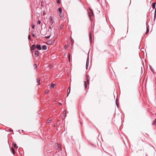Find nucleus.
<instances>
[{
  "label": "nucleus",
  "instance_id": "1",
  "mask_svg": "<svg viewBox=\"0 0 156 156\" xmlns=\"http://www.w3.org/2000/svg\"><path fill=\"white\" fill-rule=\"evenodd\" d=\"M49 19L50 20V23L51 24H53L54 23V19L52 16H50L49 18Z\"/></svg>",
  "mask_w": 156,
  "mask_h": 156
},
{
  "label": "nucleus",
  "instance_id": "2",
  "mask_svg": "<svg viewBox=\"0 0 156 156\" xmlns=\"http://www.w3.org/2000/svg\"><path fill=\"white\" fill-rule=\"evenodd\" d=\"M89 62V58H87V62H86V69H87L88 67V66Z\"/></svg>",
  "mask_w": 156,
  "mask_h": 156
},
{
  "label": "nucleus",
  "instance_id": "3",
  "mask_svg": "<svg viewBox=\"0 0 156 156\" xmlns=\"http://www.w3.org/2000/svg\"><path fill=\"white\" fill-rule=\"evenodd\" d=\"M34 55L36 56H38L39 55V52L37 51H35L34 52Z\"/></svg>",
  "mask_w": 156,
  "mask_h": 156
},
{
  "label": "nucleus",
  "instance_id": "4",
  "mask_svg": "<svg viewBox=\"0 0 156 156\" xmlns=\"http://www.w3.org/2000/svg\"><path fill=\"white\" fill-rule=\"evenodd\" d=\"M36 48L38 50H41V46L39 44L36 45Z\"/></svg>",
  "mask_w": 156,
  "mask_h": 156
},
{
  "label": "nucleus",
  "instance_id": "5",
  "mask_svg": "<svg viewBox=\"0 0 156 156\" xmlns=\"http://www.w3.org/2000/svg\"><path fill=\"white\" fill-rule=\"evenodd\" d=\"M70 88H69L68 89V90H67V96H68L69 93H70Z\"/></svg>",
  "mask_w": 156,
  "mask_h": 156
},
{
  "label": "nucleus",
  "instance_id": "6",
  "mask_svg": "<svg viewBox=\"0 0 156 156\" xmlns=\"http://www.w3.org/2000/svg\"><path fill=\"white\" fill-rule=\"evenodd\" d=\"M42 48L44 50H45L47 49V47L45 45H43L42 47Z\"/></svg>",
  "mask_w": 156,
  "mask_h": 156
},
{
  "label": "nucleus",
  "instance_id": "7",
  "mask_svg": "<svg viewBox=\"0 0 156 156\" xmlns=\"http://www.w3.org/2000/svg\"><path fill=\"white\" fill-rule=\"evenodd\" d=\"M59 16L61 18H63L64 16L63 15V14L62 13H60V14H59Z\"/></svg>",
  "mask_w": 156,
  "mask_h": 156
},
{
  "label": "nucleus",
  "instance_id": "8",
  "mask_svg": "<svg viewBox=\"0 0 156 156\" xmlns=\"http://www.w3.org/2000/svg\"><path fill=\"white\" fill-rule=\"evenodd\" d=\"M12 145L13 146H14V147H16V148H17V147H16V144L15 143H12Z\"/></svg>",
  "mask_w": 156,
  "mask_h": 156
},
{
  "label": "nucleus",
  "instance_id": "9",
  "mask_svg": "<svg viewBox=\"0 0 156 156\" xmlns=\"http://www.w3.org/2000/svg\"><path fill=\"white\" fill-rule=\"evenodd\" d=\"M58 11L60 13H62V10L61 8L60 7L58 8Z\"/></svg>",
  "mask_w": 156,
  "mask_h": 156
},
{
  "label": "nucleus",
  "instance_id": "10",
  "mask_svg": "<svg viewBox=\"0 0 156 156\" xmlns=\"http://www.w3.org/2000/svg\"><path fill=\"white\" fill-rule=\"evenodd\" d=\"M155 3H153L152 4V7L153 9H154L155 7Z\"/></svg>",
  "mask_w": 156,
  "mask_h": 156
},
{
  "label": "nucleus",
  "instance_id": "11",
  "mask_svg": "<svg viewBox=\"0 0 156 156\" xmlns=\"http://www.w3.org/2000/svg\"><path fill=\"white\" fill-rule=\"evenodd\" d=\"M153 124L154 125H156V119L154 121Z\"/></svg>",
  "mask_w": 156,
  "mask_h": 156
},
{
  "label": "nucleus",
  "instance_id": "12",
  "mask_svg": "<svg viewBox=\"0 0 156 156\" xmlns=\"http://www.w3.org/2000/svg\"><path fill=\"white\" fill-rule=\"evenodd\" d=\"M55 84L53 83H52L51 85V88H52L54 87Z\"/></svg>",
  "mask_w": 156,
  "mask_h": 156
},
{
  "label": "nucleus",
  "instance_id": "13",
  "mask_svg": "<svg viewBox=\"0 0 156 156\" xmlns=\"http://www.w3.org/2000/svg\"><path fill=\"white\" fill-rule=\"evenodd\" d=\"M35 46L33 44L32 45V49H34V48L35 47Z\"/></svg>",
  "mask_w": 156,
  "mask_h": 156
},
{
  "label": "nucleus",
  "instance_id": "14",
  "mask_svg": "<svg viewBox=\"0 0 156 156\" xmlns=\"http://www.w3.org/2000/svg\"><path fill=\"white\" fill-rule=\"evenodd\" d=\"M84 85H85V88H86L87 87V85L86 82H85V83H84Z\"/></svg>",
  "mask_w": 156,
  "mask_h": 156
},
{
  "label": "nucleus",
  "instance_id": "15",
  "mask_svg": "<svg viewBox=\"0 0 156 156\" xmlns=\"http://www.w3.org/2000/svg\"><path fill=\"white\" fill-rule=\"evenodd\" d=\"M88 79H89V76H87V82L88 83V82H89V80H88Z\"/></svg>",
  "mask_w": 156,
  "mask_h": 156
},
{
  "label": "nucleus",
  "instance_id": "16",
  "mask_svg": "<svg viewBox=\"0 0 156 156\" xmlns=\"http://www.w3.org/2000/svg\"><path fill=\"white\" fill-rule=\"evenodd\" d=\"M37 82L38 83L39 85L40 84V80H38L37 81Z\"/></svg>",
  "mask_w": 156,
  "mask_h": 156
},
{
  "label": "nucleus",
  "instance_id": "17",
  "mask_svg": "<svg viewBox=\"0 0 156 156\" xmlns=\"http://www.w3.org/2000/svg\"><path fill=\"white\" fill-rule=\"evenodd\" d=\"M12 150L13 151V154H15V151L13 148H12Z\"/></svg>",
  "mask_w": 156,
  "mask_h": 156
},
{
  "label": "nucleus",
  "instance_id": "18",
  "mask_svg": "<svg viewBox=\"0 0 156 156\" xmlns=\"http://www.w3.org/2000/svg\"><path fill=\"white\" fill-rule=\"evenodd\" d=\"M38 23L39 24H40V23H41V21L40 20H38Z\"/></svg>",
  "mask_w": 156,
  "mask_h": 156
},
{
  "label": "nucleus",
  "instance_id": "19",
  "mask_svg": "<svg viewBox=\"0 0 156 156\" xmlns=\"http://www.w3.org/2000/svg\"><path fill=\"white\" fill-rule=\"evenodd\" d=\"M57 2L58 4H59L60 3L59 0H58Z\"/></svg>",
  "mask_w": 156,
  "mask_h": 156
},
{
  "label": "nucleus",
  "instance_id": "20",
  "mask_svg": "<svg viewBox=\"0 0 156 156\" xmlns=\"http://www.w3.org/2000/svg\"><path fill=\"white\" fill-rule=\"evenodd\" d=\"M43 15H45V11L43 12Z\"/></svg>",
  "mask_w": 156,
  "mask_h": 156
},
{
  "label": "nucleus",
  "instance_id": "21",
  "mask_svg": "<svg viewBox=\"0 0 156 156\" xmlns=\"http://www.w3.org/2000/svg\"><path fill=\"white\" fill-rule=\"evenodd\" d=\"M50 120L49 119H48L47 121V122L49 123V122L50 121Z\"/></svg>",
  "mask_w": 156,
  "mask_h": 156
},
{
  "label": "nucleus",
  "instance_id": "22",
  "mask_svg": "<svg viewBox=\"0 0 156 156\" xmlns=\"http://www.w3.org/2000/svg\"><path fill=\"white\" fill-rule=\"evenodd\" d=\"M34 25H33L32 26V28L34 29Z\"/></svg>",
  "mask_w": 156,
  "mask_h": 156
},
{
  "label": "nucleus",
  "instance_id": "23",
  "mask_svg": "<svg viewBox=\"0 0 156 156\" xmlns=\"http://www.w3.org/2000/svg\"><path fill=\"white\" fill-rule=\"evenodd\" d=\"M28 39H30V35H29L28 36Z\"/></svg>",
  "mask_w": 156,
  "mask_h": 156
},
{
  "label": "nucleus",
  "instance_id": "24",
  "mask_svg": "<svg viewBox=\"0 0 156 156\" xmlns=\"http://www.w3.org/2000/svg\"><path fill=\"white\" fill-rule=\"evenodd\" d=\"M148 32H149V30L148 29H147L146 33H147Z\"/></svg>",
  "mask_w": 156,
  "mask_h": 156
},
{
  "label": "nucleus",
  "instance_id": "25",
  "mask_svg": "<svg viewBox=\"0 0 156 156\" xmlns=\"http://www.w3.org/2000/svg\"><path fill=\"white\" fill-rule=\"evenodd\" d=\"M65 47L66 48V45H65Z\"/></svg>",
  "mask_w": 156,
  "mask_h": 156
},
{
  "label": "nucleus",
  "instance_id": "26",
  "mask_svg": "<svg viewBox=\"0 0 156 156\" xmlns=\"http://www.w3.org/2000/svg\"><path fill=\"white\" fill-rule=\"evenodd\" d=\"M64 112L65 114H66V112L65 111H64Z\"/></svg>",
  "mask_w": 156,
  "mask_h": 156
},
{
  "label": "nucleus",
  "instance_id": "27",
  "mask_svg": "<svg viewBox=\"0 0 156 156\" xmlns=\"http://www.w3.org/2000/svg\"><path fill=\"white\" fill-rule=\"evenodd\" d=\"M49 37H50V36L48 37H47L48 38H49Z\"/></svg>",
  "mask_w": 156,
  "mask_h": 156
},
{
  "label": "nucleus",
  "instance_id": "28",
  "mask_svg": "<svg viewBox=\"0 0 156 156\" xmlns=\"http://www.w3.org/2000/svg\"><path fill=\"white\" fill-rule=\"evenodd\" d=\"M59 105H61V103H59Z\"/></svg>",
  "mask_w": 156,
  "mask_h": 156
}]
</instances>
